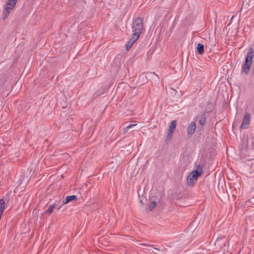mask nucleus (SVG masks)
Returning <instances> with one entry per match:
<instances>
[{
  "label": "nucleus",
  "instance_id": "obj_1",
  "mask_svg": "<svg viewBox=\"0 0 254 254\" xmlns=\"http://www.w3.org/2000/svg\"><path fill=\"white\" fill-rule=\"evenodd\" d=\"M239 148L241 153L244 155L249 149H254V136L252 135L250 136L248 135L243 136Z\"/></svg>",
  "mask_w": 254,
  "mask_h": 254
},
{
  "label": "nucleus",
  "instance_id": "obj_2",
  "mask_svg": "<svg viewBox=\"0 0 254 254\" xmlns=\"http://www.w3.org/2000/svg\"><path fill=\"white\" fill-rule=\"evenodd\" d=\"M202 172V167L200 165H198L195 170L189 174L187 179V184L189 186H193Z\"/></svg>",
  "mask_w": 254,
  "mask_h": 254
},
{
  "label": "nucleus",
  "instance_id": "obj_3",
  "mask_svg": "<svg viewBox=\"0 0 254 254\" xmlns=\"http://www.w3.org/2000/svg\"><path fill=\"white\" fill-rule=\"evenodd\" d=\"M143 18L137 17L133 20L131 26L132 35L139 37L143 29Z\"/></svg>",
  "mask_w": 254,
  "mask_h": 254
},
{
  "label": "nucleus",
  "instance_id": "obj_4",
  "mask_svg": "<svg viewBox=\"0 0 254 254\" xmlns=\"http://www.w3.org/2000/svg\"><path fill=\"white\" fill-rule=\"evenodd\" d=\"M149 198L151 202L148 208L150 211H152L156 207L157 202L160 201L161 194L158 191H151V193H149Z\"/></svg>",
  "mask_w": 254,
  "mask_h": 254
},
{
  "label": "nucleus",
  "instance_id": "obj_5",
  "mask_svg": "<svg viewBox=\"0 0 254 254\" xmlns=\"http://www.w3.org/2000/svg\"><path fill=\"white\" fill-rule=\"evenodd\" d=\"M253 57V49H250V51L248 52L246 57L245 63L242 66L243 71L247 74L250 70V67L252 64V58Z\"/></svg>",
  "mask_w": 254,
  "mask_h": 254
},
{
  "label": "nucleus",
  "instance_id": "obj_6",
  "mask_svg": "<svg viewBox=\"0 0 254 254\" xmlns=\"http://www.w3.org/2000/svg\"><path fill=\"white\" fill-rule=\"evenodd\" d=\"M140 203L145 204L149 200V196L147 191H137Z\"/></svg>",
  "mask_w": 254,
  "mask_h": 254
},
{
  "label": "nucleus",
  "instance_id": "obj_7",
  "mask_svg": "<svg viewBox=\"0 0 254 254\" xmlns=\"http://www.w3.org/2000/svg\"><path fill=\"white\" fill-rule=\"evenodd\" d=\"M251 115L250 113H246L242 121L241 126V129H245L247 128V127L250 124Z\"/></svg>",
  "mask_w": 254,
  "mask_h": 254
},
{
  "label": "nucleus",
  "instance_id": "obj_8",
  "mask_svg": "<svg viewBox=\"0 0 254 254\" xmlns=\"http://www.w3.org/2000/svg\"><path fill=\"white\" fill-rule=\"evenodd\" d=\"M138 38L139 37H137L136 36H134L132 34L130 40L126 45V49L128 50L131 47L134 43H135V42L137 41Z\"/></svg>",
  "mask_w": 254,
  "mask_h": 254
},
{
  "label": "nucleus",
  "instance_id": "obj_9",
  "mask_svg": "<svg viewBox=\"0 0 254 254\" xmlns=\"http://www.w3.org/2000/svg\"><path fill=\"white\" fill-rule=\"evenodd\" d=\"M196 128V125L194 122H192L190 123V125L187 128V133L188 134L191 135L193 134Z\"/></svg>",
  "mask_w": 254,
  "mask_h": 254
},
{
  "label": "nucleus",
  "instance_id": "obj_10",
  "mask_svg": "<svg viewBox=\"0 0 254 254\" xmlns=\"http://www.w3.org/2000/svg\"><path fill=\"white\" fill-rule=\"evenodd\" d=\"M77 197L74 195L66 196L65 199L63 201L62 205L65 204L72 201H75Z\"/></svg>",
  "mask_w": 254,
  "mask_h": 254
},
{
  "label": "nucleus",
  "instance_id": "obj_11",
  "mask_svg": "<svg viewBox=\"0 0 254 254\" xmlns=\"http://www.w3.org/2000/svg\"><path fill=\"white\" fill-rule=\"evenodd\" d=\"M198 118H199V124L201 126H203L206 122V117L205 116V114L204 113H202L201 114H199L198 117Z\"/></svg>",
  "mask_w": 254,
  "mask_h": 254
},
{
  "label": "nucleus",
  "instance_id": "obj_12",
  "mask_svg": "<svg viewBox=\"0 0 254 254\" xmlns=\"http://www.w3.org/2000/svg\"><path fill=\"white\" fill-rule=\"evenodd\" d=\"M13 8L8 6L7 5H6L5 8L4 10L3 11L2 15H3V18L4 19H6L8 16L9 15L10 13V11L12 10Z\"/></svg>",
  "mask_w": 254,
  "mask_h": 254
},
{
  "label": "nucleus",
  "instance_id": "obj_13",
  "mask_svg": "<svg viewBox=\"0 0 254 254\" xmlns=\"http://www.w3.org/2000/svg\"><path fill=\"white\" fill-rule=\"evenodd\" d=\"M197 51L199 55L204 53V46L202 44L198 43L197 46Z\"/></svg>",
  "mask_w": 254,
  "mask_h": 254
},
{
  "label": "nucleus",
  "instance_id": "obj_14",
  "mask_svg": "<svg viewBox=\"0 0 254 254\" xmlns=\"http://www.w3.org/2000/svg\"><path fill=\"white\" fill-rule=\"evenodd\" d=\"M18 0H8L6 5L12 8H14Z\"/></svg>",
  "mask_w": 254,
  "mask_h": 254
},
{
  "label": "nucleus",
  "instance_id": "obj_15",
  "mask_svg": "<svg viewBox=\"0 0 254 254\" xmlns=\"http://www.w3.org/2000/svg\"><path fill=\"white\" fill-rule=\"evenodd\" d=\"M176 125H177L176 121L173 120V121H171L168 129L174 131L176 128Z\"/></svg>",
  "mask_w": 254,
  "mask_h": 254
},
{
  "label": "nucleus",
  "instance_id": "obj_16",
  "mask_svg": "<svg viewBox=\"0 0 254 254\" xmlns=\"http://www.w3.org/2000/svg\"><path fill=\"white\" fill-rule=\"evenodd\" d=\"M55 207V204H52L50 206L49 208L46 211V213H48L49 214H52L53 212V210Z\"/></svg>",
  "mask_w": 254,
  "mask_h": 254
},
{
  "label": "nucleus",
  "instance_id": "obj_17",
  "mask_svg": "<svg viewBox=\"0 0 254 254\" xmlns=\"http://www.w3.org/2000/svg\"><path fill=\"white\" fill-rule=\"evenodd\" d=\"M174 131L168 129V131L167 135V139L170 140L171 139Z\"/></svg>",
  "mask_w": 254,
  "mask_h": 254
},
{
  "label": "nucleus",
  "instance_id": "obj_18",
  "mask_svg": "<svg viewBox=\"0 0 254 254\" xmlns=\"http://www.w3.org/2000/svg\"><path fill=\"white\" fill-rule=\"evenodd\" d=\"M136 125L131 124L127 126L126 128H125V131H127L129 128H131L132 127L135 126Z\"/></svg>",
  "mask_w": 254,
  "mask_h": 254
},
{
  "label": "nucleus",
  "instance_id": "obj_19",
  "mask_svg": "<svg viewBox=\"0 0 254 254\" xmlns=\"http://www.w3.org/2000/svg\"><path fill=\"white\" fill-rule=\"evenodd\" d=\"M144 245H145V246H149V247H152L153 249H155V250H158V251H160L158 248H155V247H154V245H146V244H144Z\"/></svg>",
  "mask_w": 254,
  "mask_h": 254
},
{
  "label": "nucleus",
  "instance_id": "obj_20",
  "mask_svg": "<svg viewBox=\"0 0 254 254\" xmlns=\"http://www.w3.org/2000/svg\"><path fill=\"white\" fill-rule=\"evenodd\" d=\"M222 239V238H217L215 241V244L216 245L217 243H218L219 241L221 240Z\"/></svg>",
  "mask_w": 254,
  "mask_h": 254
},
{
  "label": "nucleus",
  "instance_id": "obj_21",
  "mask_svg": "<svg viewBox=\"0 0 254 254\" xmlns=\"http://www.w3.org/2000/svg\"><path fill=\"white\" fill-rule=\"evenodd\" d=\"M61 207H62V206H60L58 207L57 208V210H60L61 209Z\"/></svg>",
  "mask_w": 254,
  "mask_h": 254
}]
</instances>
